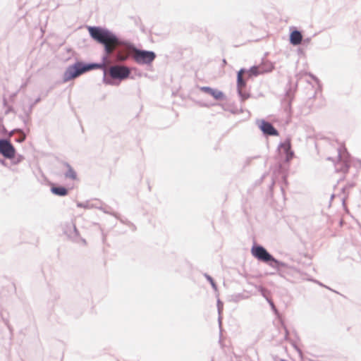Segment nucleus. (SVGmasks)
<instances>
[{
  "instance_id": "obj_17",
  "label": "nucleus",
  "mask_w": 361,
  "mask_h": 361,
  "mask_svg": "<svg viewBox=\"0 0 361 361\" xmlns=\"http://www.w3.org/2000/svg\"><path fill=\"white\" fill-rule=\"evenodd\" d=\"M128 58L126 54H123L121 51H118L116 55V59L118 61H123Z\"/></svg>"
},
{
  "instance_id": "obj_6",
  "label": "nucleus",
  "mask_w": 361,
  "mask_h": 361,
  "mask_svg": "<svg viewBox=\"0 0 361 361\" xmlns=\"http://www.w3.org/2000/svg\"><path fill=\"white\" fill-rule=\"evenodd\" d=\"M251 253L253 257L263 262H268L269 261L276 262L274 258L260 245L253 246L251 249Z\"/></svg>"
},
{
  "instance_id": "obj_9",
  "label": "nucleus",
  "mask_w": 361,
  "mask_h": 361,
  "mask_svg": "<svg viewBox=\"0 0 361 361\" xmlns=\"http://www.w3.org/2000/svg\"><path fill=\"white\" fill-rule=\"evenodd\" d=\"M260 129L263 131L264 133L269 135H278V131L274 128V126L266 121H262L260 124Z\"/></svg>"
},
{
  "instance_id": "obj_18",
  "label": "nucleus",
  "mask_w": 361,
  "mask_h": 361,
  "mask_svg": "<svg viewBox=\"0 0 361 361\" xmlns=\"http://www.w3.org/2000/svg\"><path fill=\"white\" fill-rule=\"evenodd\" d=\"M207 279L209 281V282H211V284L212 285V286L214 287L215 286V283H214L213 279L210 276H207Z\"/></svg>"
},
{
  "instance_id": "obj_11",
  "label": "nucleus",
  "mask_w": 361,
  "mask_h": 361,
  "mask_svg": "<svg viewBox=\"0 0 361 361\" xmlns=\"http://www.w3.org/2000/svg\"><path fill=\"white\" fill-rule=\"evenodd\" d=\"M64 167L66 170L64 173L65 178L71 179L73 180H77L78 176L74 169L68 164H65Z\"/></svg>"
},
{
  "instance_id": "obj_3",
  "label": "nucleus",
  "mask_w": 361,
  "mask_h": 361,
  "mask_svg": "<svg viewBox=\"0 0 361 361\" xmlns=\"http://www.w3.org/2000/svg\"><path fill=\"white\" fill-rule=\"evenodd\" d=\"M338 160L336 164L338 171L346 172L349 168L350 157L344 145H341L338 149Z\"/></svg>"
},
{
  "instance_id": "obj_20",
  "label": "nucleus",
  "mask_w": 361,
  "mask_h": 361,
  "mask_svg": "<svg viewBox=\"0 0 361 361\" xmlns=\"http://www.w3.org/2000/svg\"><path fill=\"white\" fill-rule=\"evenodd\" d=\"M104 80L106 84H109V82H108L106 79H104Z\"/></svg>"
},
{
  "instance_id": "obj_14",
  "label": "nucleus",
  "mask_w": 361,
  "mask_h": 361,
  "mask_svg": "<svg viewBox=\"0 0 361 361\" xmlns=\"http://www.w3.org/2000/svg\"><path fill=\"white\" fill-rule=\"evenodd\" d=\"M267 68L268 69H267L265 71L264 70H261L259 65V66H252V68H250V69L248 71V73H249L250 76H252V75L257 76V75H260V74H264L265 73H269V71L271 68L270 66Z\"/></svg>"
},
{
  "instance_id": "obj_15",
  "label": "nucleus",
  "mask_w": 361,
  "mask_h": 361,
  "mask_svg": "<svg viewBox=\"0 0 361 361\" xmlns=\"http://www.w3.org/2000/svg\"><path fill=\"white\" fill-rule=\"evenodd\" d=\"M243 70H240L238 73V87L239 89H242L245 86V82L243 79Z\"/></svg>"
},
{
  "instance_id": "obj_2",
  "label": "nucleus",
  "mask_w": 361,
  "mask_h": 361,
  "mask_svg": "<svg viewBox=\"0 0 361 361\" xmlns=\"http://www.w3.org/2000/svg\"><path fill=\"white\" fill-rule=\"evenodd\" d=\"M103 67L104 65L98 63L85 64L82 62H76L66 69L63 75V81L68 82L89 71Z\"/></svg>"
},
{
  "instance_id": "obj_10",
  "label": "nucleus",
  "mask_w": 361,
  "mask_h": 361,
  "mask_svg": "<svg viewBox=\"0 0 361 361\" xmlns=\"http://www.w3.org/2000/svg\"><path fill=\"white\" fill-rule=\"evenodd\" d=\"M200 90L205 93L209 94L216 99H223L224 97V94L222 92L209 87H202Z\"/></svg>"
},
{
  "instance_id": "obj_1",
  "label": "nucleus",
  "mask_w": 361,
  "mask_h": 361,
  "mask_svg": "<svg viewBox=\"0 0 361 361\" xmlns=\"http://www.w3.org/2000/svg\"><path fill=\"white\" fill-rule=\"evenodd\" d=\"M88 31L94 40L104 46L107 54H111L120 45L118 38L108 30L90 27Z\"/></svg>"
},
{
  "instance_id": "obj_19",
  "label": "nucleus",
  "mask_w": 361,
  "mask_h": 361,
  "mask_svg": "<svg viewBox=\"0 0 361 361\" xmlns=\"http://www.w3.org/2000/svg\"><path fill=\"white\" fill-rule=\"evenodd\" d=\"M25 140V135L23 137H20V141H23Z\"/></svg>"
},
{
  "instance_id": "obj_4",
  "label": "nucleus",
  "mask_w": 361,
  "mask_h": 361,
  "mask_svg": "<svg viewBox=\"0 0 361 361\" xmlns=\"http://www.w3.org/2000/svg\"><path fill=\"white\" fill-rule=\"evenodd\" d=\"M132 56L134 60L138 63H150L152 62L156 55L153 51H142L137 49H133Z\"/></svg>"
},
{
  "instance_id": "obj_13",
  "label": "nucleus",
  "mask_w": 361,
  "mask_h": 361,
  "mask_svg": "<svg viewBox=\"0 0 361 361\" xmlns=\"http://www.w3.org/2000/svg\"><path fill=\"white\" fill-rule=\"evenodd\" d=\"M51 191L53 194L58 196H66L68 193V190L62 186L53 185L51 188Z\"/></svg>"
},
{
  "instance_id": "obj_5",
  "label": "nucleus",
  "mask_w": 361,
  "mask_h": 361,
  "mask_svg": "<svg viewBox=\"0 0 361 361\" xmlns=\"http://www.w3.org/2000/svg\"><path fill=\"white\" fill-rule=\"evenodd\" d=\"M130 73V69L123 66H113L109 69V74L113 79L122 80L128 78Z\"/></svg>"
},
{
  "instance_id": "obj_8",
  "label": "nucleus",
  "mask_w": 361,
  "mask_h": 361,
  "mask_svg": "<svg viewBox=\"0 0 361 361\" xmlns=\"http://www.w3.org/2000/svg\"><path fill=\"white\" fill-rule=\"evenodd\" d=\"M280 151L281 153L286 155V159L287 161L290 160L293 157L294 153L291 150V143L290 139H287L281 144Z\"/></svg>"
},
{
  "instance_id": "obj_7",
  "label": "nucleus",
  "mask_w": 361,
  "mask_h": 361,
  "mask_svg": "<svg viewBox=\"0 0 361 361\" xmlns=\"http://www.w3.org/2000/svg\"><path fill=\"white\" fill-rule=\"evenodd\" d=\"M0 153L6 158L12 159L15 157L16 150L10 142L6 140H1Z\"/></svg>"
},
{
  "instance_id": "obj_16",
  "label": "nucleus",
  "mask_w": 361,
  "mask_h": 361,
  "mask_svg": "<svg viewBox=\"0 0 361 361\" xmlns=\"http://www.w3.org/2000/svg\"><path fill=\"white\" fill-rule=\"evenodd\" d=\"M270 66V70L269 71V73L272 71L274 69V65L270 62H264L259 65L261 70H267V68Z\"/></svg>"
},
{
  "instance_id": "obj_12",
  "label": "nucleus",
  "mask_w": 361,
  "mask_h": 361,
  "mask_svg": "<svg viewBox=\"0 0 361 361\" xmlns=\"http://www.w3.org/2000/svg\"><path fill=\"white\" fill-rule=\"evenodd\" d=\"M302 39V34L298 31L294 30L290 35V42L293 45H298L301 43Z\"/></svg>"
}]
</instances>
